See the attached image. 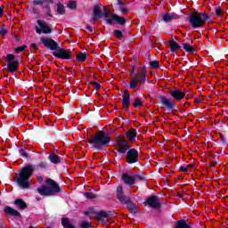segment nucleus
I'll return each mask as SVG.
<instances>
[{
  "mask_svg": "<svg viewBox=\"0 0 228 228\" xmlns=\"http://www.w3.org/2000/svg\"><path fill=\"white\" fill-rule=\"evenodd\" d=\"M116 151L121 156H124L126 153V159L128 165H134V163H138V150L132 148L131 144L126 140V138H117Z\"/></svg>",
  "mask_w": 228,
  "mask_h": 228,
  "instance_id": "obj_1",
  "label": "nucleus"
},
{
  "mask_svg": "<svg viewBox=\"0 0 228 228\" xmlns=\"http://www.w3.org/2000/svg\"><path fill=\"white\" fill-rule=\"evenodd\" d=\"M111 142V134L101 130L94 136L91 137L87 143L93 145V149L102 151V147H108Z\"/></svg>",
  "mask_w": 228,
  "mask_h": 228,
  "instance_id": "obj_2",
  "label": "nucleus"
},
{
  "mask_svg": "<svg viewBox=\"0 0 228 228\" xmlns=\"http://www.w3.org/2000/svg\"><path fill=\"white\" fill-rule=\"evenodd\" d=\"M35 170H37V166L35 165H28L21 169L16 179V183L20 188L22 190L29 189V178L33 176Z\"/></svg>",
  "mask_w": 228,
  "mask_h": 228,
  "instance_id": "obj_3",
  "label": "nucleus"
},
{
  "mask_svg": "<svg viewBox=\"0 0 228 228\" xmlns=\"http://www.w3.org/2000/svg\"><path fill=\"white\" fill-rule=\"evenodd\" d=\"M45 183L47 185H41L37 189L39 195L43 197H53V195H56V193H61V187H60L56 181L48 178Z\"/></svg>",
  "mask_w": 228,
  "mask_h": 228,
  "instance_id": "obj_4",
  "label": "nucleus"
},
{
  "mask_svg": "<svg viewBox=\"0 0 228 228\" xmlns=\"http://www.w3.org/2000/svg\"><path fill=\"white\" fill-rule=\"evenodd\" d=\"M116 195L118 200H119L121 204H126V208L130 211L131 215H136L138 213V206L131 200V197L124 194V187L122 185L118 186Z\"/></svg>",
  "mask_w": 228,
  "mask_h": 228,
  "instance_id": "obj_5",
  "label": "nucleus"
},
{
  "mask_svg": "<svg viewBox=\"0 0 228 228\" xmlns=\"http://www.w3.org/2000/svg\"><path fill=\"white\" fill-rule=\"evenodd\" d=\"M209 19H211V16L203 12L191 13L188 20L191 28H193V29H197L199 28H204L207 20H209Z\"/></svg>",
  "mask_w": 228,
  "mask_h": 228,
  "instance_id": "obj_6",
  "label": "nucleus"
},
{
  "mask_svg": "<svg viewBox=\"0 0 228 228\" xmlns=\"http://www.w3.org/2000/svg\"><path fill=\"white\" fill-rule=\"evenodd\" d=\"M159 104H161L162 108H166L168 111H177L179 110V106L175 104V100H170L167 96H160Z\"/></svg>",
  "mask_w": 228,
  "mask_h": 228,
  "instance_id": "obj_7",
  "label": "nucleus"
},
{
  "mask_svg": "<svg viewBox=\"0 0 228 228\" xmlns=\"http://www.w3.org/2000/svg\"><path fill=\"white\" fill-rule=\"evenodd\" d=\"M95 213L94 220H98V222H101L103 225H106V222H108L109 218L115 217V211L102 210Z\"/></svg>",
  "mask_w": 228,
  "mask_h": 228,
  "instance_id": "obj_8",
  "label": "nucleus"
},
{
  "mask_svg": "<svg viewBox=\"0 0 228 228\" xmlns=\"http://www.w3.org/2000/svg\"><path fill=\"white\" fill-rule=\"evenodd\" d=\"M37 25L40 28L36 27V33H37V35H42V33H44V35H49L53 33V28H51L49 24L45 20H37Z\"/></svg>",
  "mask_w": 228,
  "mask_h": 228,
  "instance_id": "obj_9",
  "label": "nucleus"
},
{
  "mask_svg": "<svg viewBox=\"0 0 228 228\" xmlns=\"http://www.w3.org/2000/svg\"><path fill=\"white\" fill-rule=\"evenodd\" d=\"M53 56L59 60H72V53L65 48H60L53 52Z\"/></svg>",
  "mask_w": 228,
  "mask_h": 228,
  "instance_id": "obj_10",
  "label": "nucleus"
},
{
  "mask_svg": "<svg viewBox=\"0 0 228 228\" xmlns=\"http://www.w3.org/2000/svg\"><path fill=\"white\" fill-rule=\"evenodd\" d=\"M143 205L149 206V208H152L153 209H159L161 208V201H159V197L152 195L145 200Z\"/></svg>",
  "mask_w": 228,
  "mask_h": 228,
  "instance_id": "obj_11",
  "label": "nucleus"
},
{
  "mask_svg": "<svg viewBox=\"0 0 228 228\" xmlns=\"http://www.w3.org/2000/svg\"><path fill=\"white\" fill-rule=\"evenodd\" d=\"M40 41L41 44H43L46 49H50V51H58L60 47L58 43L51 37H41Z\"/></svg>",
  "mask_w": 228,
  "mask_h": 228,
  "instance_id": "obj_12",
  "label": "nucleus"
},
{
  "mask_svg": "<svg viewBox=\"0 0 228 228\" xmlns=\"http://www.w3.org/2000/svg\"><path fill=\"white\" fill-rule=\"evenodd\" d=\"M111 20H108V24L111 26L113 24V21L117 22L119 26H126L127 22V19L125 17L118 16V14H111L110 15Z\"/></svg>",
  "mask_w": 228,
  "mask_h": 228,
  "instance_id": "obj_13",
  "label": "nucleus"
},
{
  "mask_svg": "<svg viewBox=\"0 0 228 228\" xmlns=\"http://www.w3.org/2000/svg\"><path fill=\"white\" fill-rule=\"evenodd\" d=\"M122 99L123 108L126 110H129V106H131V94H129L128 90L123 91Z\"/></svg>",
  "mask_w": 228,
  "mask_h": 228,
  "instance_id": "obj_14",
  "label": "nucleus"
},
{
  "mask_svg": "<svg viewBox=\"0 0 228 228\" xmlns=\"http://www.w3.org/2000/svg\"><path fill=\"white\" fill-rule=\"evenodd\" d=\"M102 7V4H95L93 7V20H99V19H102V11L101 10Z\"/></svg>",
  "mask_w": 228,
  "mask_h": 228,
  "instance_id": "obj_15",
  "label": "nucleus"
},
{
  "mask_svg": "<svg viewBox=\"0 0 228 228\" xmlns=\"http://www.w3.org/2000/svg\"><path fill=\"white\" fill-rule=\"evenodd\" d=\"M169 95L173 97L174 101H183L184 99V95H186L185 92H181L179 89L172 90L169 92Z\"/></svg>",
  "mask_w": 228,
  "mask_h": 228,
  "instance_id": "obj_16",
  "label": "nucleus"
},
{
  "mask_svg": "<svg viewBox=\"0 0 228 228\" xmlns=\"http://www.w3.org/2000/svg\"><path fill=\"white\" fill-rule=\"evenodd\" d=\"M178 19L179 14H176L175 12H164L162 15V20L166 23L172 22V20H178Z\"/></svg>",
  "mask_w": 228,
  "mask_h": 228,
  "instance_id": "obj_17",
  "label": "nucleus"
},
{
  "mask_svg": "<svg viewBox=\"0 0 228 228\" xmlns=\"http://www.w3.org/2000/svg\"><path fill=\"white\" fill-rule=\"evenodd\" d=\"M137 81H139V85L143 86L145 85V81H147V67L142 66L141 69V75L137 74Z\"/></svg>",
  "mask_w": 228,
  "mask_h": 228,
  "instance_id": "obj_18",
  "label": "nucleus"
},
{
  "mask_svg": "<svg viewBox=\"0 0 228 228\" xmlns=\"http://www.w3.org/2000/svg\"><path fill=\"white\" fill-rule=\"evenodd\" d=\"M4 211L5 215H8L9 216H16L17 218H20V216H22L20 212H19L18 210H15L13 208H12L10 206H6L4 208Z\"/></svg>",
  "mask_w": 228,
  "mask_h": 228,
  "instance_id": "obj_19",
  "label": "nucleus"
},
{
  "mask_svg": "<svg viewBox=\"0 0 228 228\" xmlns=\"http://www.w3.org/2000/svg\"><path fill=\"white\" fill-rule=\"evenodd\" d=\"M122 179L125 184H127L128 186H134V184H136V178L129 175L128 174H123Z\"/></svg>",
  "mask_w": 228,
  "mask_h": 228,
  "instance_id": "obj_20",
  "label": "nucleus"
},
{
  "mask_svg": "<svg viewBox=\"0 0 228 228\" xmlns=\"http://www.w3.org/2000/svg\"><path fill=\"white\" fill-rule=\"evenodd\" d=\"M19 61H12V62H7V70L11 74L17 72L19 70Z\"/></svg>",
  "mask_w": 228,
  "mask_h": 228,
  "instance_id": "obj_21",
  "label": "nucleus"
},
{
  "mask_svg": "<svg viewBox=\"0 0 228 228\" xmlns=\"http://www.w3.org/2000/svg\"><path fill=\"white\" fill-rule=\"evenodd\" d=\"M126 138L129 140V142H136V129L131 127L126 133Z\"/></svg>",
  "mask_w": 228,
  "mask_h": 228,
  "instance_id": "obj_22",
  "label": "nucleus"
},
{
  "mask_svg": "<svg viewBox=\"0 0 228 228\" xmlns=\"http://www.w3.org/2000/svg\"><path fill=\"white\" fill-rule=\"evenodd\" d=\"M14 206H16V208H19V209H21V211H24V209H28V204L22 199L15 200Z\"/></svg>",
  "mask_w": 228,
  "mask_h": 228,
  "instance_id": "obj_23",
  "label": "nucleus"
},
{
  "mask_svg": "<svg viewBox=\"0 0 228 228\" xmlns=\"http://www.w3.org/2000/svg\"><path fill=\"white\" fill-rule=\"evenodd\" d=\"M48 159L49 161H51V163H53V165H58V163H61V157L58 156L56 153L52 152L49 156H48Z\"/></svg>",
  "mask_w": 228,
  "mask_h": 228,
  "instance_id": "obj_24",
  "label": "nucleus"
},
{
  "mask_svg": "<svg viewBox=\"0 0 228 228\" xmlns=\"http://www.w3.org/2000/svg\"><path fill=\"white\" fill-rule=\"evenodd\" d=\"M111 15H115V13H111L110 9L103 7V12H102V19L103 18L107 24L108 20H111Z\"/></svg>",
  "mask_w": 228,
  "mask_h": 228,
  "instance_id": "obj_25",
  "label": "nucleus"
},
{
  "mask_svg": "<svg viewBox=\"0 0 228 228\" xmlns=\"http://www.w3.org/2000/svg\"><path fill=\"white\" fill-rule=\"evenodd\" d=\"M193 45V41H191V44L183 43L182 45L186 53H191V54H195L197 53V50L191 45Z\"/></svg>",
  "mask_w": 228,
  "mask_h": 228,
  "instance_id": "obj_26",
  "label": "nucleus"
},
{
  "mask_svg": "<svg viewBox=\"0 0 228 228\" xmlns=\"http://www.w3.org/2000/svg\"><path fill=\"white\" fill-rule=\"evenodd\" d=\"M175 228H191V226L186 224L185 219H181L176 222V224H175Z\"/></svg>",
  "mask_w": 228,
  "mask_h": 228,
  "instance_id": "obj_27",
  "label": "nucleus"
},
{
  "mask_svg": "<svg viewBox=\"0 0 228 228\" xmlns=\"http://www.w3.org/2000/svg\"><path fill=\"white\" fill-rule=\"evenodd\" d=\"M169 47L171 49V53H177L178 49H181V45L177 44V42L172 40L169 42Z\"/></svg>",
  "mask_w": 228,
  "mask_h": 228,
  "instance_id": "obj_28",
  "label": "nucleus"
},
{
  "mask_svg": "<svg viewBox=\"0 0 228 228\" xmlns=\"http://www.w3.org/2000/svg\"><path fill=\"white\" fill-rule=\"evenodd\" d=\"M136 86H138V73H135L134 77L130 81V88L132 90H135Z\"/></svg>",
  "mask_w": 228,
  "mask_h": 228,
  "instance_id": "obj_29",
  "label": "nucleus"
},
{
  "mask_svg": "<svg viewBox=\"0 0 228 228\" xmlns=\"http://www.w3.org/2000/svg\"><path fill=\"white\" fill-rule=\"evenodd\" d=\"M18 152L21 158L28 159L29 158V154H28V149L26 147H21L18 150Z\"/></svg>",
  "mask_w": 228,
  "mask_h": 228,
  "instance_id": "obj_30",
  "label": "nucleus"
},
{
  "mask_svg": "<svg viewBox=\"0 0 228 228\" xmlns=\"http://www.w3.org/2000/svg\"><path fill=\"white\" fill-rule=\"evenodd\" d=\"M57 12H59L60 15H65V6L61 3L57 4Z\"/></svg>",
  "mask_w": 228,
  "mask_h": 228,
  "instance_id": "obj_31",
  "label": "nucleus"
},
{
  "mask_svg": "<svg viewBox=\"0 0 228 228\" xmlns=\"http://www.w3.org/2000/svg\"><path fill=\"white\" fill-rule=\"evenodd\" d=\"M134 108H138L140 106H143V102H142V98L137 97L134 99V102L132 103Z\"/></svg>",
  "mask_w": 228,
  "mask_h": 228,
  "instance_id": "obj_32",
  "label": "nucleus"
},
{
  "mask_svg": "<svg viewBox=\"0 0 228 228\" xmlns=\"http://www.w3.org/2000/svg\"><path fill=\"white\" fill-rule=\"evenodd\" d=\"M77 61H86V53L80 52L77 55Z\"/></svg>",
  "mask_w": 228,
  "mask_h": 228,
  "instance_id": "obj_33",
  "label": "nucleus"
},
{
  "mask_svg": "<svg viewBox=\"0 0 228 228\" xmlns=\"http://www.w3.org/2000/svg\"><path fill=\"white\" fill-rule=\"evenodd\" d=\"M85 197H86V199H88L89 200H94V199L98 198L97 194H94V193L88 192V191L85 192Z\"/></svg>",
  "mask_w": 228,
  "mask_h": 228,
  "instance_id": "obj_34",
  "label": "nucleus"
},
{
  "mask_svg": "<svg viewBox=\"0 0 228 228\" xmlns=\"http://www.w3.org/2000/svg\"><path fill=\"white\" fill-rule=\"evenodd\" d=\"M112 35H114L116 38H124V33L118 29L113 30Z\"/></svg>",
  "mask_w": 228,
  "mask_h": 228,
  "instance_id": "obj_35",
  "label": "nucleus"
},
{
  "mask_svg": "<svg viewBox=\"0 0 228 228\" xmlns=\"http://www.w3.org/2000/svg\"><path fill=\"white\" fill-rule=\"evenodd\" d=\"M68 8H69V10H76L77 8V3L76 1H69Z\"/></svg>",
  "mask_w": 228,
  "mask_h": 228,
  "instance_id": "obj_36",
  "label": "nucleus"
},
{
  "mask_svg": "<svg viewBox=\"0 0 228 228\" xmlns=\"http://www.w3.org/2000/svg\"><path fill=\"white\" fill-rule=\"evenodd\" d=\"M151 69H159V61H150Z\"/></svg>",
  "mask_w": 228,
  "mask_h": 228,
  "instance_id": "obj_37",
  "label": "nucleus"
},
{
  "mask_svg": "<svg viewBox=\"0 0 228 228\" xmlns=\"http://www.w3.org/2000/svg\"><path fill=\"white\" fill-rule=\"evenodd\" d=\"M7 33H8V27L6 25H4L3 28H0V37H5Z\"/></svg>",
  "mask_w": 228,
  "mask_h": 228,
  "instance_id": "obj_38",
  "label": "nucleus"
},
{
  "mask_svg": "<svg viewBox=\"0 0 228 228\" xmlns=\"http://www.w3.org/2000/svg\"><path fill=\"white\" fill-rule=\"evenodd\" d=\"M27 48H28V45H21V46L16 47V48L14 49V51H15V53H17V54H19V53H23V51H25V49H27Z\"/></svg>",
  "mask_w": 228,
  "mask_h": 228,
  "instance_id": "obj_39",
  "label": "nucleus"
},
{
  "mask_svg": "<svg viewBox=\"0 0 228 228\" xmlns=\"http://www.w3.org/2000/svg\"><path fill=\"white\" fill-rule=\"evenodd\" d=\"M80 227L81 228H92V224L88 221H82L80 223Z\"/></svg>",
  "mask_w": 228,
  "mask_h": 228,
  "instance_id": "obj_40",
  "label": "nucleus"
},
{
  "mask_svg": "<svg viewBox=\"0 0 228 228\" xmlns=\"http://www.w3.org/2000/svg\"><path fill=\"white\" fill-rule=\"evenodd\" d=\"M37 167L44 171L47 170V162L46 161L39 162Z\"/></svg>",
  "mask_w": 228,
  "mask_h": 228,
  "instance_id": "obj_41",
  "label": "nucleus"
},
{
  "mask_svg": "<svg viewBox=\"0 0 228 228\" xmlns=\"http://www.w3.org/2000/svg\"><path fill=\"white\" fill-rule=\"evenodd\" d=\"M6 61H7V63H11L12 61H15V55L13 53L7 54Z\"/></svg>",
  "mask_w": 228,
  "mask_h": 228,
  "instance_id": "obj_42",
  "label": "nucleus"
},
{
  "mask_svg": "<svg viewBox=\"0 0 228 228\" xmlns=\"http://www.w3.org/2000/svg\"><path fill=\"white\" fill-rule=\"evenodd\" d=\"M54 3V0H45L43 4H45V9L47 10V8H51L50 4H53Z\"/></svg>",
  "mask_w": 228,
  "mask_h": 228,
  "instance_id": "obj_43",
  "label": "nucleus"
},
{
  "mask_svg": "<svg viewBox=\"0 0 228 228\" xmlns=\"http://www.w3.org/2000/svg\"><path fill=\"white\" fill-rule=\"evenodd\" d=\"M118 11L121 12V15H126L129 12V9L126 7H118Z\"/></svg>",
  "mask_w": 228,
  "mask_h": 228,
  "instance_id": "obj_44",
  "label": "nucleus"
},
{
  "mask_svg": "<svg viewBox=\"0 0 228 228\" xmlns=\"http://www.w3.org/2000/svg\"><path fill=\"white\" fill-rule=\"evenodd\" d=\"M218 161H220V159H216L215 160H213L210 163V168H215V167H216V165H218Z\"/></svg>",
  "mask_w": 228,
  "mask_h": 228,
  "instance_id": "obj_45",
  "label": "nucleus"
},
{
  "mask_svg": "<svg viewBox=\"0 0 228 228\" xmlns=\"http://www.w3.org/2000/svg\"><path fill=\"white\" fill-rule=\"evenodd\" d=\"M44 3H45V0H34V1H33V4H34L35 6H38V5H40V4H44Z\"/></svg>",
  "mask_w": 228,
  "mask_h": 228,
  "instance_id": "obj_46",
  "label": "nucleus"
},
{
  "mask_svg": "<svg viewBox=\"0 0 228 228\" xmlns=\"http://www.w3.org/2000/svg\"><path fill=\"white\" fill-rule=\"evenodd\" d=\"M91 85L94 86L95 90H99V88H101V84H99L98 82H91Z\"/></svg>",
  "mask_w": 228,
  "mask_h": 228,
  "instance_id": "obj_47",
  "label": "nucleus"
},
{
  "mask_svg": "<svg viewBox=\"0 0 228 228\" xmlns=\"http://www.w3.org/2000/svg\"><path fill=\"white\" fill-rule=\"evenodd\" d=\"M222 13H224V11L222 10L221 7H217L216 10V15L217 17H219V15H221Z\"/></svg>",
  "mask_w": 228,
  "mask_h": 228,
  "instance_id": "obj_48",
  "label": "nucleus"
},
{
  "mask_svg": "<svg viewBox=\"0 0 228 228\" xmlns=\"http://www.w3.org/2000/svg\"><path fill=\"white\" fill-rule=\"evenodd\" d=\"M219 136L221 138V143H227V140L225 139V137L224 136V134L219 133Z\"/></svg>",
  "mask_w": 228,
  "mask_h": 228,
  "instance_id": "obj_49",
  "label": "nucleus"
},
{
  "mask_svg": "<svg viewBox=\"0 0 228 228\" xmlns=\"http://www.w3.org/2000/svg\"><path fill=\"white\" fill-rule=\"evenodd\" d=\"M137 178L139 181H145V176L142 175H135L134 178Z\"/></svg>",
  "mask_w": 228,
  "mask_h": 228,
  "instance_id": "obj_50",
  "label": "nucleus"
},
{
  "mask_svg": "<svg viewBox=\"0 0 228 228\" xmlns=\"http://www.w3.org/2000/svg\"><path fill=\"white\" fill-rule=\"evenodd\" d=\"M118 8H124V5L126 4V3H124V1H122V0H118Z\"/></svg>",
  "mask_w": 228,
  "mask_h": 228,
  "instance_id": "obj_51",
  "label": "nucleus"
},
{
  "mask_svg": "<svg viewBox=\"0 0 228 228\" xmlns=\"http://www.w3.org/2000/svg\"><path fill=\"white\" fill-rule=\"evenodd\" d=\"M46 10V17H53V14L51 13V8L47 7Z\"/></svg>",
  "mask_w": 228,
  "mask_h": 228,
  "instance_id": "obj_52",
  "label": "nucleus"
},
{
  "mask_svg": "<svg viewBox=\"0 0 228 228\" xmlns=\"http://www.w3.org/2000/svg\"><path fill=\"white\" fill-rule=\"evenodd\" d=\"M195 104H200L202 102V99L200 97H197L194 99Z\"/></svg>",
  "mask_w": 228,
  "mask_h": 228,
  "instance_id": "obj_53",
  "label": "nucleus"
},
{
  "mask_svg": "<svg viewBox=\"0 0 228 228\" xmlns=\"http://www.w3.org/2000/svg\"><path fill=\"white\" fill-rule=\"evenodd\" d=\"M86 29H87V31H89L90 33H94V28L88 24L86 25Z\"/></svg>",
  "mask_w": 228,
  "mask_h": 228,
  "instance_id": "obj_54",
  "label": "nucleus"
},
{
  "mask_svg": "<svg viewBox=\"0 0 228 228\" xmlns=\"http://www.w3.org/2000/svg\"><path fill=\"white\" fill-rule=\"evenodd\" d=\"M30 48H31V49L37 50V49H38V45H37L36 43H32V44L30 45Z\"/></svg>",
  "mask_w": 228,
  "mask_h": 228,
  "instance_id": "obj_55",
  "label": "nucleus"
},
{
  "mask_svg": "<svg viewBox=\"0 0 228 228\" xmlns=\"http://www.w3.org/2000/svg\"><path fill=\"white\" fill-rule=\"evenodd\" d=\"M180 172H188V167H180Z\"/></svg>",
  "mask_w": 228,
  "mask_h": 228,
  "instance_id": "obj_56",
  "label": "nucleus"
},
{
  "mask_svg": "<svg viewBox=\"0 0 228 228\" xmlns=\"http://www.w3.org/2000/svg\"><path fill=\"white\" fill-rule=\"evenodd\" d=\"M134 69H136V64L132 65V70H131L130 76L134 74Z\"/></svg>",
  "mask_w": 228,
  "mask_h": 228,
  "instance_id": "obj_57",
  "label": "nucleus"
},
{
  "mask_svg": "<svg viewBox=\"0 0 228 228\" xmlns=\"http://www.w3.org/2000/svg\"><path fill=\"white\" fill-rule=\"evenodd\" d=\"M0 228H4V221L0 219Z\"/></svg>",
  "mask_w": 228,
  "mask_h": 228,
  "instance_id": "obj_58",
  "label": "nucleus"
},
{
  "mask_svg": "<svg viewBox=\"0 0 228 228\" xmlns=\"http://www.w3.org/2000/svg\"><path fill=\"white\" fill-rule=\"evenodd\" d=\"M3 15H4V11H3V9L0 7V19L3 17Z\"/></svg>",
  "mask_w": 228,
  "mask_h": 228,
  "instance_id": "obj_59",
  "label": "nucleus"
},
{
  "mask_svg": "<svg viewBox=\"0 0 228 228\" xmlns=\"http://www.w3.org/2000/svg\"><path fill=\"white\" fill-rule=\"evenodd\" d=\"M37 181H38V183H42L44 181V177L38 176Z\"/></svg>",
  "mask_w": 228,
  "mask_h": 228,
  "instance_id": "obj_60",
  "label": "nucleus"
},
{
  "mask_svg": "<svg viewBox=\"0 0 228 228\" xmlns=\"http://www.w3.org/2000/svg\"><path fill=\"white\" fill-rule=\"evenodd\" d=\"M193 167H195V164H189V165H187V169L193 168Z\"/></svg>",
  "mask_w": 228,
  "mask_h": 228,
  "instance_id": "obj_61",
  "label": "nucleus"
},
{
  "mask_svg": "<svg viewBox=\"0 0 228 228\" xmlns=\"http://www.w3.org/2000/svg\"><path fill=\"white\" fill-rule=\"evenodd\" d=\"M95 213V210L94 208L89 209V215H92Z\"/></svg>",
  "mask_w": 228,
  "mask_h": 228,
  "instance_id": "obj_62",
  "label": "nucleus"
},
{
  "mask_svg": "<svg viewBox=\"0 0 228 228\" xmlns=\"http://www.w3.org/2000/svg\"><path fill=\"white\" fill-rule=\"evenodd\" d=\"M84 215H85L86 216H88L90 215V212H89V211H86V212H84Z\"/></svg>",
  "mask_w": 228,
  "mask_h": 228,
  "instance_id": "obj_63",
  "label": "nucleus"
},
{
  "mask_svg": "<svg viewBox=\"0 0 228 228\" xmlns=\"http://www.w3.org/2000/svg\"><path fill=\"white\" fill-rule=\"evenodd\" d=\"M66 70H69V72H72V69L70 68H65Z\"/></svg>",
  "mask_w": 228,
  "mask_h": 228,
  "instance_id": "obj_64",
  "label": "nucleus"
}]
</instances>
